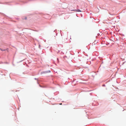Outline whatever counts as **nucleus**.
Here are the masks:
<instances>
[{
    "instance_id": "obj_4",
    "label": "nucleus",
    "mask_w": 126,
    "mask_h": 126,
    "mask_svg": "<svg viewBox=\"0 0 126 126\" xmlns=\"http://www.w3.org/2000/svg\"><path fill=\"white\" fill-rule=\"evenodd\" d=\"M60 104V105H62V103H61Z\"/></svg>"
},
{
    "instance_id": "obj_1",
    "label": "nucleus",
    "mask_w": 126,
    "mask_h": 126,
    "mask_svg": "<svg viewBox=\"0 0 126 126\" xmlns=\"http://www.w3.org/2000/svg\"><path fill=\"white\" fill-rule=\"evenodd\" d=\"M50 70H48L47 71L41 72V74H45V73H50Z\"/></svg>"
},
{
    "instance_id": "obj_2",
    "label": "nucleus",
    "mask_w": 126,
    "mask_h": 126,
    "mask_svg": "<svg viewBox=\"0 0 126 126\" xmlns=\"http://www.w3.org/2000/svg\"><path fill=\"white\" fill-rule=\"evenodd\" d=\"M75 11H77V12H81V11H80V10L79 9L76 10H75Z\"/></svg>"
},
{
    "instance_id": "obj_3",
    "label": "nucleus",
    "mask_w": 126,
    "mask_h": 126,
    "mask_svg": "<svg viewBox=\"0 0 126 126\" xmlns=\"http://www.w3.org/2000/svg\"><path fill=\"white\" fill-rule=\"evenodd\" d=\"M27 17H25V19H27Z\"/></svg>"
}]
</instances>
